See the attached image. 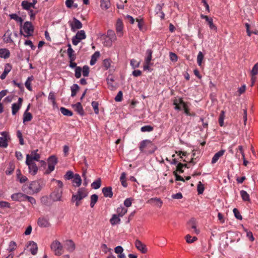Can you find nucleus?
<instances>
[{
	"mask_svg": "<svg viewBox=\"0 0 258 258\" xmlns=\"http://www.w3.org/2000/svg\"><path fill=\"white\" fill-rule=\"evenodd\" d=\"M139 148L141 152L146 154L153 153L157 149L156 146L149 140L142 141L140 143Z\"/></svg>",
	"mask_w": 258,
	"mask_h": 258,
	"instance_id": "nucleus-1",
	"label": "nucleus"
},
{
	"mask_svg": "<svg viewBox=\"0 0 258 258\" xmlns=\"http://www.w3.org/2000/svg\"><path fill=\"white\" fill-rule=\"evenodd\" d=\"M88 195V192L86 188L85 187L79 188L77 192L72 195L71 201L73 203L75 202L76 206L78 207L80 204V202L87 197Z\"/></svg>",
	"mask_w": 258,
	"mask_h": 258,
	"instance_id": "nucleus-2",
	"label": "nucleus"
},
{
	"mask_svg": "<svg viewBox=\"0 0 258 258\" xmlns=\"http://www.w3.org/2000/svg\"><path fill=\"white\" fill-rule=\"evenodd\" d=\"M23 29L26 33V34H24V36L25 37H28L33 35L34 32V27L31 22L29 21L25 22L23 27ZM20 33L21 35H23L22 29H20Z\"/></svg>",
	"mask_w": 258,
	"mask_h": 258,
	"instance_id": "nucleus-3",
	"label": "nucleus"
},
{
	"mask_svg": "<svg viewBox=\"0 0 258 258\" xmlns=\"http://www.w3.org/2000/svg\"><path fill=\"white\" fill-rule=\"evenodd\" d=\"M173 104L175 105V109L176 110H181V107H182L186 114L187 115H190V113L187 105L186 103L183 101L182 98H179L178 100L176 99L174 101Z\"/></svg>",
	"mask_w": 258,
	"mask_h": 258,
	"instance_id": "nucleus-4",
	"label": "nucleus"
},
{
	"mask_svg": "<svg viewBox=\"0 0 258 258\" xmlns=\"http://www.w3.org/2000/svg\"><path fill=\"white\" fill-rule=\"evenodd\" d=\"M51 249L54 251L56 255H60L62 253V245L61 243L57 240H55L52 242Z\"/></svg>",
	"mask_w": 258,
	"mask_h": 258,
	"instance_id": "nucleus-5",
	"label": "nucleus"
},
{
	"mask_svg": "<svg viewBox=\"0 0 258 258\" xmlns=\"http://www.w3.org/2000/svg\"><path fill=\"white\" fill-rule=\"evenodd\" d=\"M86 34L84 30L79 31L72 38V43L74 45H77L81 40L86 38Z\"/></svg>",
	"mask_w": 258,
	"mask_h": 258,
	"instance_id": "nucleus-6",
	"label": "nucleus"
},
{
	"mask_svg": "<svg viewBox=\"0 0 258 258\" xmlns=\"http://www.w3.org/2000/svg\"><path fill=\"white\" fill-rule=\"evenodd\" d=\"M62 194V189L56 188L50 196L53 202L61 201Z\"/></svg>",
	"mask_w": 258,
	"mask_h": 258,
	"instance_id": "nucleus-7",
	"label": "nucleus"
},
{
	"mask_svg": "<svg viewBox=\"0 0 258 258\" xmlns=\"http://www.w3.org/2000/svg\"><path fill=\"white\" fill-rule=\"evenodd\" d=\"M1 135L2 137H0V147L6 148L8 147V141L10 140V137L7 132H3Z\"/></svg>",
	"mask_w": 258,
	"mask_h": 258,
	"instance_id": "nucleus-8",
	"label": "nucleus"
},
{
	"mask_svg": "<svg viewBox=\"0 0 258 258\" xmlns=\"http://www.w3.org/2000/svg\"><path fill=\"white\" fill-rule=\"evenodd\" d=\"M57 158L54 155L51 156L48 158V169L46 171L47 174L50 173L51 171L54 170L55 165L57 163Z\"/></svg>",
	"mask_w": 258,
	"mask_h": 258,
	"instance_id": "nucleus-9",
	"label": "nucleus"
},
{
	"mask_svg": "<svg viewBox=\"0 0 258 258\" xmlns=\"http://www.w3.org/2000/svg\"><path fill=\"white\" fill-rule=\"evenodd\" d=\"M42 187V184L39 181H32L29 186V188L33 192H38Z\"/></svg>",
	"mask_w": 258,
	"mask_h": 258,
	"instance_id": "nucleus-10",
	"label": "nucleus"
},
{
	"mask_svg": "<svg viewBox=\"0 0 258 258\" xmlns=\"http://www.w3.org/2000/svg\"><path fill=\"white\" fill-rule=\"evenodd\" d=\"M26 164L29 167V172L33 175H35L38 171V167L34 161H30L29 159H26Z\"/></svg>",
	"mask_w": 258,
	"mask_h": 258,
	"instance_id": "nucleus-11",
	"label": "nucleus"
},
{
	"mask_svg": "<svg viewBox=\"0 0 258 258\" xmlns=\"http://www.w3.org/2000/svg\"><path fill=\"white\" fill-rule=\"evenodd\" d=\"M38 150H33L31 152V154L26 155V159H29L30 161H38L40 158V154L37 153Z\"/></svg>",
	"mask_w": 258,
	"mask_h": 258,
	"instance_id": "nucleus-12",
	"label": "nucleus"
},
{
	"mask_svg": "<svg viewBox=\"0 0 258 258\" xmlns=\"http://www.w3.org/2000/svg\"><path fill=\"white\" fill-rule=\"evenodd\" d=\"M135 246L136 247L140 250L142 253H146L147 252V248L146 247V245L142 243L139 240H136L135 241Z\"/></svg>",
	"mask_w": 258,
	"mask_h": 258,
	"instance_id": "nucleus-13",
	"label": "nucleus"
},
{
	"mask_svg": "<svg viewBox=\"0 0 258 258\" xmlns=\"http://www.w3.org/2000/svg\"><path fill=\"white\" fill-rule=\"evenodd\" d=\"M70 26L72 31H75L76 29H81L82 27L81 22L76 18H73V22L70 23Z\"/></svg>",
	"mask_w": 258,
	"mask_h": 258,
	"instance_id": "nucleus-14",
	"label": "nucleus"
},
{
	"mask_svg": "<svg viewBox=\"0 0 258 258\" xmlns=\"http://www.w3.org/2000/svg\"><path fill=\"white\" fill-rule=\"evenodd\" d=\"M38 225L40 227H48L50 225L48 220L44 217H40L37 221Z\"/></svg>",
	"mask_w": 258,
	"mask_h": 258,
	"instance_id": "nucleus-15",
	"label": "nucleus"
},
{
	"mask_svg": "<svg viewBox=\"0 0 258 258\" xmlns=\"http://www.w3.org/2000/svg\"><path fill=\"white\" fill-rule=\"evenodd\" d=\"M26 195L21 193L17 192L13 194L11 196V198L13 201H25Z\"/></svg>",
	"mask_w": 258,
	"mask_h": 258,
	"instance_id": "nucleus-16",
	"label": "nucleus"
},
{
	"mask_svg": "<svg viewBox=\"0 0 258 258\" xmlns=\"http://www.w3.org/2000/svg\"><path fill=\"white\" fill-rule=\"evenodd\" d=\"M102 193L105 197L112 198L113 196V192L112 191V187L111 186L105 187L102 189Z\"/></svg>",
	"mask_w": 258,
	"mask_h": 258,
	"instance_id": "nucleus-17",
	"label": "nucleus"
},
{
	"mask_svg": "<svg viewBox=\"0 0 258 258\" xmlns=\"http://www.w3.org/2000/svg\"><path fill=\"white\" fill-rule=\"evenodd\" d=\"M68 49L67 50V53L69 56V58L70 59V61H75L76 59V55L74 53V51L72 49L71 45L70 43L68 44Z\"/></svg>",
	"mask_w": 258,
	"mask_h": 258,
	"instance_id": "nucleus-18",
	"label": "nucleus"
},
{
	"mask_svg": "<svg viewBox=\"0 0 258 258\" xmlns=\"http://www.w3.org/2000/svg\"><path fill=\"white\" fill-rule=\"evenodd\" d=\"M73 107L75 109V111H76L81 115H83L84 114V111L80 102H78L76 104L73 105Z\"/></svg>",
	"mask_w": 258,
	"mask_h": 258,
	"instance_id": "nucleus-19",
	"label": "nucleus"
},
{
	"mask_svg": "<svg viewBox=\"0 0 258 258\" xmlns=\"http://www.w3.org/2000/svg\"><path fill=\"white\" fill-rule=\"evenodd\" d=\"M12 66L9 63H7L5 66V70L3 74L1 75L0 78L4 80L6 78L7 74L11 71Z\"/></svg>",
	"mask_w": 258,
	"mask_h": 258,
	"instance_id": "nucleus-20",
	"label": "nucleus"
},
{
	"mask_svg": "<svg viewBox=\"0 0 258 258\" xmlns=\"http://www.w3.org/2000/svg\"><path fill=\"white\" fill-rule=\"evenodd\" d=\"M29 245L31 246L30 250L32 254L35 255L37 253L38 250V247L36 243L33 241H29Z\"/></svg>",
	"mask_w": 258,
	"mask_h": 258,
	"instance_id": "nucleus-21",
	"label": "nucleus"
},
{
	"mask_svg": "<svg viewBox=\"0 0 258 258\" xmlns=\"http://www.w3.org/2000/svg\"><path fill=\"white\" fill-rule=\"evenodd\" d=\"M147 203L149 204H153L155 203V204L159 208L161 207L163 204L162 200L160 198H151L148 201Z\"/></svg>",
	"mask_w": 258,
	"mask_h": 258,
	"instance_id": "nucleus-22",
	"label": "nucleus"
},
{
	"mask_svg": "<svg viewBox=\"0 0 258 258\" xmlns=\"http://www.w3.org/2000/svg\"><path fill=\"white\" fill-rule=\"evenodd\" d=\"M73 182L75 183L74 185L76 187H79L82 183V179L81 176L78 174H75L73 177Z\"/></svg>",
	"mask_w": 258,
	"mask_h": 258,
	"instance_id": "nucleus-23",
	"label": "nucleus"
},
{
	"mask_svg": "<svg viewBox=\"0 0 258 258\" xmlns=\"http://www.w3.org/2000/svg\"><path fill=\"white\" fill-rule=\"evenodd\" d=\"M225 152V150H221L216 153L214 156H213L212 159V163L214 164L219 159L220 157L223 155L224 153Z\"/></svg>",
	"mask_w": 258,
	"mask_h": 258,
	"instance_id": "nucleus-24",
	"label": "nucleus"
},
{
	"mask_svg": "<svg viewBox=\"0 0 258 258\" xmlns=\"http://www.w3.org/2000/svg\"><path fill=\"white\" fill-rule=\"evenodd\" d=\"M100 3L101 8L104 10L109 9L111 6L110 0H100Z\"/></svg>",
	"mask_w": 258,
	"mask_h": 258,
	"instance_id": "nucleus-25",
	"label": "nucleus"
},
{
	"mask_svg": "<svg viewBox=\"0 0 258 258\" xmlns=\"http://www.w3.org/2000/svg\"><path fill=\"white\" fill-rule=\"evenodd\" d=\"M122 27L123 25L121 21L118 19L116 23V31L119 34V36L122 35Z\"/></svg>",
	"mask_w": 258,
	"mask_h": 258,
	"instance_id": "nucleus-26",
	"label": "nucleus"
},
{
	"mask_svg": "<svg viewBox=\"0 0 258 258\" xmlns=\"http://www.w3.org/2000/svg\"><path fill=\"white\" fill-rule=\"evenodd\" d=\"M10 52L7 49H0V57L2 58H7L9 57Z\"/></svg>",
	"mask_w": 258,
	"mask_h": 258,
	"instance_id": "nucleus-27",
	"label": "nucleus"
},
{
	"mask_svg": "<svg viewBox=\"0 0 258 258\" xmlns=\"http://www.w3.org/2000/svg\"><path fill=\"white\" fill-rule=\"evenodd\" d=\"M119 217H119L117 215L113 214L111 218L110 219V223L113 225L119 223L120 221Z\"/></svg>",
	"mask_w": 258,
	"mask_h": 258,
	"instance_id": "nucleus-28",
	"label": "nucleus"
},
{
	"mask_svg": "<svg viewBox=\"0 0 258 258\" xmlns=\"http://www.w3.org/2000/svg\"><path fill=\"white\" fill-rule=\"evenodd\" d=\"M34 77L33 76H31L29 77L25 83V85L26 87L29 90L32 91V88L31 87V82L33 81Z\"/></svg>",
	"mask_w": 258,
	"mask_h": 258,
	"instance_id": "nucleus-29",
	"label": "nucleus"
},
{
	"mask_svg": "<svg viewBox=\"0 0 258 258\" xmlns=\"http://www.w3.org/2000/svg\"><path fill=\"white\" fill-rule=\"evenodd\" d=\"M116 212L117 213V215L119 217H122L124 215H125L127 213V209L125 208H124L122 207H120L117 209Z\"/></svg>",
	"mask_w": 258,
	"mask_h": 258,
	"instance_id": "nucleus-30",
	"label": "nucleus"
},
{
	"mask_svg": "<svg viewBox=\"0 0 258 258\" xmlns=\"http://www.w3.org/2000/svg\"><path fill=\"white\" fill-rule=\"evenodd\" d=\"M240 196L242 198V199L243 201L245 202H249L250 201V198L249 195L247 194V192L244 190H242L240 191Z\"/></svg>",
	"mask_w": 258,
	"mask_h": 258,
	"instance_id": "nucleus-31",
	"label": "nucleus"
},
{
	"mask_svg": "<svg viewBox=\"0 0 258 258\" xmlns=\"http://www.w3.org/2000/svg\"><path fill=\"white\" fill-rule=\"evenodd\" d=\"M67 249L69 251H73L75 248V244L72 240H69L66 241Z\"/></svg>",
	"mask_w": 258,
	"mask_h": 258,
	"instance_id": "nucleus-32",
	"label": "nucleus"
},
{
	"mask_svg": "<svg viewBox=\"0 0 258 258\" xmlns=\"http://www.w3.org/2000/svg\"><path fill=\"white\" fill-rule=\"evenodd\" d=\"M100 53L99 51H96L91 56V60L90 62V64L91 66L94 65L97 59V58L99 57Z\"/></svg>",
	"mask_w": 258,
	"mask_h": 258,
	"instance_id": "nucleus-33",
	"label": "nucleus"
},
{
	"mask_svg": "<svg viewBox=\"0 0 258 258\" xmlns=\"http://www.w3.org/2000/svg\"><path fill=\"white\" fill-rule=\"evenodd\" d=\"M101 184V179L100 178H98L91 184V187L92 188L94 189H97L100 187Z\"/></svg>",
	"mask_w": 258,
	"mask_h": 258,
	"instance_id": "nucleus-34",
	"label": "nucleus"
},
{
	"mask_svg": "<svg viewBox=\"0 0 258 258\" xmlns=\"http://www.w3.org/2000/svg\"><path fill=\"white\" fill-rule=\"evenodd\" d=\"M106 37L108 38L110 40L114 41L116 39L115 34L113 31L111 30H108L107 32Z\"/></svg>",
	"mask_w": 258,
	"mask_h": 258,
	"instance_id": "nucleus-35",
	"label": "nucleus"
},
{
	"mask_svg": "<svg viewBox=\"0 0 258 258\" xmlns=\"http://www.w3.org/2000/svg\"><path fill=\"white\" fill-rule=\"evenodd\" d=\"M22 6L24 9L29 10L31 7L35 8L32 3H29L26 1L22 2Z\"/></svg>",
	"mask_w": 258,
	"mask_h": 258,
	"instance_id": "nucleus-36",
	"label": "nucleus"
},
{
	"mask_svg": "<svg viewBox=\"0 0 258 258\" xmlns=\"http://www.w3.org/2000/svg\"><path fill=\"white\" fill-rule=\"evenodd\" d=\"M32 119V115L31 113L25 111L23 115V122L31 121Z\"/></svg>",
	"mask_w": 258,
	"mask_h": 258,
	"instance_id": "nucleus-37",
	"label": "nucleus"
},
{
	"mask_svg": "<svg viewBox=\"0 0 258 258\" xmlns=\"http://www.w3.org/2000/svg\"><path fill=\"white\" fill-rule=\"evenodd\" d=\"M60 110L61 113L64 116H71L73 115V112L64 107H60Z\"/></svg>",
	"mask_w": 258,
	"mask_h": 258,
	"instance_id": "nucleus-38",
	"label": "nucleus"
},
{
	"mask_svg": "<svg viewBox=\"0 0 258 258\" xmlns=\"http://www.w3.org/2000/svg\"><path fill=\"white\" fill-rule=\"evenodd\" d=\"M188 224L189 225H191V228L194 229L195 232L197 234H198L199 233V230H198L196 228V220L194 218L191 219L188 222Z\"/></svg>",
	"mask_w": 258,
	"mask_h": 258,
	"instance_id": "nucleus-39",
	"label": "nucleus"
},
{
	"mask_svg": "<svg viewBox=\"0 0 258 258\" xmlns=\"http://www.w3.org/2000/svg\"><path fill=\"white\" fill-rule=\"evenodd\" d=\"M90 207L93 208L98 201V197L96 194L92 195L91 197Z\"/></svg>",
	"mask_w": 258,
	"mask_h": 258,
	"instance_id": "nucleus-40",
	"label": "nucleus"
},
{
	"mask_svg": "<svg viewBox=\"0 0 258 258\" xmlns=\"http://www.w3.org/2000/svg\"><path fill=\"white\" fill-rule=\"evenodd\" d=\"M125 179L126 174L125 172H122L120 177V181L121 182V185L124 187H126L127 185Z\"/></svg>",
	"mask_w": 258,
	"mask_h": 258,
	"instance_id": "nucleus-41",
	"label": "nucleus"
},
{
	"mask_svg": "<svg viewBox=\"0 0 258 258\" xmlns=\"http://www.w3.org/2000/svg\"><path fill=\"white\" fill-rule=\"evenodd\" d=\"M10 17L12 19H14L17 22H19L21 23V25H22V24L23 22V20L21 17H19L17 14H12L10 15Z\"/></svg>",
	"mask_w": 258,
	"mask_h": 258,
	"instance_id": "nucleus-42",
	"label": "nucleus"
},
{
	"mask_svg": "<svg viewBox=\"0 0 258 258\" xmlns=\"http://www.w3.org/2000/svg\"><path fill=\"white\" fill-rule=\"evenodd\" d=\"M71 96L75 97L76 95L77 91L79 89V87L77 84H74L71 88Z\"/></svg>",
	"mask_w": 258,
	"mask_h": 258,
	"instance_id": "nucleus-43",
	"label": "nucleus"
},
{
	"mask_svg": "<svg viewBox=\"0 0 258 258\" xmlns=\"http://www.w3.org/2000/svg\"><path fill=\"white\" fill-rule=\"evenodd\" d=\"M21 106L17 104V103H14L12 104V114L13 115H15L16 113L19 110Z\"/></svg>",
	"mask_w": 258,
	"mask_h": 258,
	"instance_id": "nucleus-44",
	"label": "nucleus"
},
{
	"mask_svg": "<svg viewBox=\"0 0 258 258\" xmlns=\"http://www.w3.org/2000/svg\"><path fill=\"white\" fill-rule=\"evenodd\" d=\"M146 53L148 56L145 59V62L146 63H150V61L152 59V51L151 49H148Z\"/></svg>",
	"mask_w": 258,
	"mask_h": 258,
	"instance_id": "nucleus-45",
	"label": "nucleus"
},
{
	"mask_svg": "<svg viewBox=\"0 0 258 258\" xmlns=\"http://www.w3.org/2000/svg\"><path fill=\"white\" fill-rule=\"evenodd\" d=\"M206 22H207L208 24L209 25L210 28L211 29L214 30L216 31L217 30V27L216 26L213 24V20L211 18H208V20H206Z\"/></svg>",
	"mask_w": 258,
	"mask_h": 258,
	"instance_id": "nucleus-46",
	"label": "nucleus"
},
{
	"mask_svg": "<svg viewBox=\"0 0 258 258\" xmlns=\"http://www.w3.org/2000/svg\"><path fill=\"white\" fill-rule=\"evenodd\" d=\"M15 169V165L13 163H10L8 169L6 171V173L7 175H11Z\"/></svg>",
	"mask_w": 258,
	"mask_h": 258,
	"instance_id": "nucleus-47",
	"label": "nucleus"
},
{
	"mask_svg": "<svg viewBox=\"0 0 258 258\" xmlns=\"http://www.w3.org/2000/svg\"><path fill=\"white\" fill-rule=\"evenodd\" d=\"M204 185L202 183L201 181H199L197 186V190L198 194H202L204 190Z\"/></svg>",
	"mask_w": 258,
	"mask_h": 258,
	"instance_id": "nucleus-48",
	"label": "nucleus"
},
{
	"mask_svg": "<svg viewBox=\"0 0 258 258\" xmlns=\"http://www.w3.org/2000/svg\"><path fill=\"white\" fill-rule=\"evenodd\" d=\"M83 76L84 77H87L89 73V68L88 66H84L82 69Z\"/></svg>",
	"mask_w": 258,
	"mask_h": 258,
	"instance_id": "nucleus-49",
	"label": "nucleus"
},
{
	"mask_svg": "<svg viewBox=\"0 0 258 258\" xmlns=\"http://www.w3.org/2000/svg\"><path fill=\"white\" fill-rule=\"evenodd\" d=\"M114 81L113 79L111 78L108 77L107 78V83L108 86V88L111 89L113 90L114 89V86L113 85V82Z\"/></svg>",
	"mask_w": 258,
	"mask_h": 258,
	"instance_id": "nucleus-50",
	"label": "nucleus"
},
{
	"mask_svg": "<svg viewBox=\"0 0 258 258\" xmlns=\"http://www.w3.org/2000/svg\"><path fill=\"white\" fill-rule=\"evenodd\" d=\"M204 58V55L201 51H200L197 56V62L199 66H201L202 64V60Z\"/></svg>",
	"mask_w": 258,
	"mask_h": 258,
	"instance_id": "nucleus-51",
	"label": "nucleus"
},
{
	"mask_svg": "<svg viewBox=\"0 0 258 258\" xmlns=\"http://www.w3.org/2000/svg\"><path fill=\"white\" fill-rule=\"evenodd\" d=\"M92 106L93 107L94 112L97 114L99 113V108H98V103L96 101H92L91 103Z\"/></svg>",
	"mask_w": 258,
	"mask_h": 258,
	"instance_id": "nucleus-52",
	"label": "nucleus"
},
{
	"mask_svg": "<svg viewBox=\"0 0 258 258\" xmlns=\"http://www.w3.org/2000/svg\"><path fill=\"white\" fill-rule=\"evenodd\" d=\"M82 68L80 67H76L75 69V76L76 78L79 79L81 76Z\"/></svg>",
	"mask_w": 258,
	"mask_h": 258,
	"instance_id": "nucleus-53",
	"label": "nucleus"
},
{
	"mask_svg": "<svg viewBox=\"0 0 258 258\" xmlns=\"http://www.w3.org/2000/svg\"><path fill=\"white\" fill-rule=\"evenodd\" d=\"M140 64V61H137L136 60L134 59H132L131 60V65L132 66L133 69L137 68L139 67Z\"/></svg>",
	"mask_w": 258,
	"mask_h": 258,
	"instance_id": "nucleus-54",
	"label": "nucleus"
},
{
	"mask_svg": "<svg viewBox=\"0 0 258 258\" xmlns=\"http://www.w3.org/2000/svg\"><path fill=\"white\" fill-rule=\"evenodd\" d=\"M141 130L142 132H151L153 130V127L151 125H145L142 127Z\"/></svg>",
	"mask_w": 258,
	"mask_h": 258,
	"instance_id": "nucleus-55",
	"label": "nucleus"
},
{
	"mask_svg": "<svg viewBox=\"0 0 258 258\" xmlns=\"http://www.w3.org/2000/svg\"><path fill=\"white\" fill-rule=\"evenodd\" d=\"M74 176V173L72 171H68L64 175V178L67 180H70L73 178Z\"/></svg>",
	"mask_w": 258,
	"mask_h": 258,
	"instance_id": "nucleus-56",
	"label": "nucleus"
},
{
	"mask_svg": "<svg viewBox=\"0 0 258 258\" xmlns=\"http://www.w3.org/2000/svg\"><path fill=\"white\" fill-rule=\"evenodd\" d=\"M233 212L234 216L236 219H237L238 220H240L242 219V216L240 215L239 212L236 208H234L233 210Z\"/></svg>",
	"mask_w": 258,
	"mask_h": 258,
	"instance_id": "nucleus-57",
	"label": "nucleus"
},
{
	"mask_svg": "<svg viewBox=\"0 0 258 258\" xmlns=\"http://www.w3.org/2000/svg\"><path fill=\"white\" fill-rule=\"evenodd\" d=\"M258 74V63L254 64L251 71L252 76H254Z\"/></svg>",
	"mask_w": 258,
	"mask_h": 258,
	"instance_id": "nucleus-58",
	"label": "nucleus"
},
{
	"mask_svg": "<svg viewBox=\"0 0 258 258\" xmlns=\"http://www.w3.org/2000/svg\"><path fill=\"white\" fill-rule=\"evenodd\" d=\"M136 21L138 22V26L141 31L143 30L144 21L143 19H136Z\"/></svg>",
	"mask_w": 258,
	"mask_h": 258,
	"instance_id": "nucleus-59",
	"label": "nucleus"
},
{
	"mask_svg": "<svg viewBox=\"0 0 258 258\" xmlns=\"http://www.w3.org/2000/svg\"><path fill=\"white\" fill-rule=\"evenodd\" d=\"M110 60L109 59H105L103 60V64L106 70L109 68L110 66Z\"/></svg>",
	"mask_w": 258,
	"mask_h": 258,
	"instance_id": "nucleus-60",
	"label": "nucleus"
},
{
	"mask_svg": "<svg viewBox=\"0 0 258 258\" xmlns=\"http://www.w3.org/2000/svg\"><path fill=\"white\" fill-rule=\"evenodd\" d=\"M122 93L121 91H119L115 96L114 99L116 102H120L122 100Z\"/></svg>",
	"mask_w": 258,
	"mask_h": 258,
	"instance_id": "nucleus-61",
	"label": "nucleus"
},
{
	"mask_svg": "<svg viewBox=\"0 0 258 258\" xmlns=\"http://www.w3.org/2000/svg\"><path fill=\"white\" fill-rule=\"evenodd\" d=\"M48 99L51 100L53 105L56 104L55 97L54 93L50 92L48 96Z\"/></svg>",
	"mask_w": 258,
	"mask_h": 258,
	"instance_id": "nucleus-62",
	"label": "nucleus"
},
{
	"mask_svg": "<svg viewBox=\"0 0 258 258\" xmlns=\"http://www.w3.org/2000/svg\"><path fill=\"white\" fill-rule=\"evenodd\" d=\"M9 246H10L9 251L12 252V251H14L16 249V242L13 241H11L10 243Z\"/></svg>",
	"mask_w": 258,
	"mask_h": 258,
	"instance_id": "nucleus-63",
	"label": "nucleus"
},
{
	"mask_svg": "<svg viewBox=\"0 0 258 258\" xmlns=\"http://www.w3.org/2000/svg\"><path fill=\"white\" fill-rule=\"evenodd\" d=\"M27 200L30 203H31L32 204H36V200L35 199L32 197H30L26 195L25 201Z\"/></svg>",
	"mask_w": 258,
	"mask_h": 258,
	"instance_id": "nucleus-64",
	"label": "nucleus"
}]
</instances>
